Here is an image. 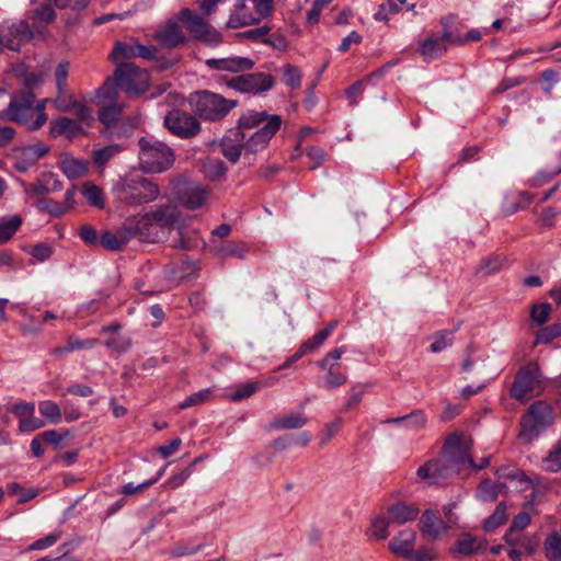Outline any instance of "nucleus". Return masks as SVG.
<instances>
[{"label":"nucleus","instance_id":"1","mask_svg":"<svg viewBox=\"0 0 561 561\" xmlns=\"http://www.w3.org/2000/svg\"><path fill=\"white\" fill-rule=\"evenodd\" d=\"M115 201L126 207H139L158 199L159 185L140 174H126L119 178L112 187Z\"/></svg>","mask_w":561,"mask_h":561},{"label":"nucleus","instance_id":"2","mask_svg":"<svg viewBox=\"0 0 561 561\" xmlns=\"http://www.w3.org/2000/svg\"><path fill=\"white\" fill-rule=\"evenodd\" d=\"M150 79L146 70L133 62L119 64L113 78H108L101 87V94L110 100L117 99V89L123 90L128 96H139L149 88Z\"/></svg>","mask_w":561,"mask_h":561},{"label":"nucleus","instance_id":"3","mask_svg":"<svg viewBox=\"0 0 561 561\" xmlns=\"http://www.w3.org/2000/svg\"><path fill=\"white\" fill-rule=\"evenodd\" d=\"M148 213L162 241L168 239L171 231L176 230L179 239L175 241L174 247L185 251L193 249L192 242L185 237L187 217L176 205L170 203L161 204Z\"/></svg>","mask_w":561,"mask_h":561},{"label":"nucleus","instance_id":"4","mask_svg":"<svg viewBox=\"0 0 561 561\" xmlns=\"http://www.w3.org/2000/svg\"><path fill=\"white\" fill-rule=\"evenodd\" d=\"M45 102L35 104V96L31 91H23L21 94L12 98L5 112H0V118H8L19 124L25 125L28 129L41 128L47 121L45 113Z\"/></svg>","mask_w":561,"mask_h":561},{"label":"nucleus","instance_id":"5","mask_svg":"<svg viewBox=\"0 0 561 561\" xmlns=\"http://www.w3.org/2000/svg\"><path fill=\"white\" fill-rule=\"evenodd\" d=\"M274 11V0H236L226 23L228 28H240L259 24Z\"/></svg>","mask_w":561,"mask_h":561},{"label":"nucleus","instance_id":"6","mask_svg":"<svg viewBox=\"0 0 561 561\" xmlns=\"http://www.w3.org/2000/svg\"><path fill=\"white\" fill-rule=\"evenodd\" d=\"M471 444L469 437L460 434H451L447 438L440 456L456 474L466 468L481 469L489 465V458H485L479 466L474 465L470 455Z\"/></svg>","mask_w":561,"mask_h":561},{"label":"nucleus","instance_id":"7","mask_svg":"<svg viewBox=\"0 0 561 561\" xmlns=\"http://www.w3.org/2000/svg\"><path fill=\"white\" fill-rule=\"evenodd\" d=\"M139 161L142 170L160 173L173 164L174 153L164 142L144 137L139 140Z\"/></svg>","mask_w":561,"mask_h":561},{"label":"nucleus","instance_id":"8","mask_svg":"<svg viewBox=\"0 0 561 561\" xmlns=\"http://www.w3.org/2000/svg\"><path fill=\"white\" fill-rule=\"evenodd\" d=\"M190 102L194 112L207 121L221 119L237 105L236 101L227 100L209 91L195 93Z\"/></svg>","mask_w":561,"mask_h":561},{"label":"nucleus","instance_id":"9","mask_svg":"<svg viewBox=\"0 0 561 561\" xmlns=\"http://www.w3.org/2000/svg\"><path fill=\"white\" fill-rule=\"evenodd\" d=\"M551 422L550 407L541 401L535 402L522 417L519 439L525 444L533 442Z\"/></svg>","mask_w":561,"mask_h":561},{"label":"nucleus","instance_id":"10","mask_svg":"<svg viewBox=\"0 0 561 561\" xmlns=\"http://www.w3.org/2000/svg\"><path fill=\"white\" fill-rule=\"evenodd\" d=\"M542 391L541 373L538 364L529 363L519 368L511 388V396L516 400H528Z\"/></svg>","mask_w":561,"mask_h":561},{"label":"nucleus","instance_id":"11","mask_svg":"<svg viewBox=\"0 0 561 561\" xmlns=\"http://www.w3.org/2000/svg\"><path fill=\"white\" fill-rule=\"evenodd\" d=\"M219 82L240 93L257 94L271 90L275 84V79L268 73L255 72L233 78L221 76Z\"/></svg>","mask_w":561,"mask_h":561},{"label":"nucleus","instance_id":"12","mask_svg":"<svg viewBox=\"0 0 561 561\" xmlns=\"http://www.w3.org/2000/svg\"><path fill=\"white\" fill-rule=\"evenodd\" d=\"M175 199L187 209L202 208L209 198L208 190L198 182L178 179L172 183Z\"/></svg>","mask_w":561,"mask_h":561},{"label":"nucleus","instance_id":"13","mask_svg":"<svg viewBox=\"0 0 561 561\" xmlns=\"http://www.w3.org/2000/svg\"><path fill=\"white\" fill-rule=\"evenodd\" d=\"M180 19L186 25L193 36L205 42L209 46H218L222 42L221 34L202 16L194 14L190 9L180 12Z\"/></svg>","mask_w":561,"mask_h":561},{"label":"nucleus","instance_id":"14","mask_svg":"<svg viewBox=\"0 0 561 561\" xmlns=\"http://www.w3.org/2000/svg\"><path fill=\"white\" fill-rule=\"evenodd\" d=\"M164 126L172 135L182 139L193 138L201 131L197 118L180 110H172L165 115Z\"/></svg>","mask_w":561,"mask_h":561},{"label":"nucleus","instance_id":"15","mask_svg":"<svg viewBox=\"0 0 561 561\" xmlns=\"http://www.w3.org/2000/svg\"><path fill=\"white\" fill-rule=\"evenodd\" d=\"M282 125V118L278 115H271L267 122L255 133L244 139V151L255 153L263 150L268 145L273 136L278 131Z\"/></svg>","mask_w":561,"mask_h":561},{"label":"nucleus","instance_id":"16","mask_svg":"<svg viewBox=\"0 0 561 561\" xmlns=\"http://www.w3.org/2000/svg\"><path fill=\"white\" fill-rule=\"evenodd\" d=\"M125 221L127 224L126 229H129L133 239L137 238L141 242L149 243L162 241L148 211L129 216Z\"/></svg>","mask_w":561,"mask_h":561},{"label":"nucleus","instance_id":"17","mask_svg":"<svg viewBox=\"0 0 561 561\" xmlns=\"http://www.w3.org/2000/svg\"><path fill=\"white\" fill-rule=\"evenodd\" d=\"M48 151L49 148L44 142L16 147L12 150L13 165L18 171L25 172Z\"/></svg>","mask_w":561,"mask_h":561},{"label":"nucleus","instance_id":"18","mask_svg":"<svg viewBox=\"0 0 561 561\" xmlns=\"http://www.w3.org/2000/svg\"><path fill=\"white\" fill-rule=\"evenodd\" d=\"M456 474L444 458L428 460L416 471V476L428 485H438L446 482L451 476Z\"/></svg>","mask_w":561,"mask_h":561},{"label":"nucleus","instance_id":"19","mask_svg":"<svg viewBox=\"0 0 561 561\" xmlns=\"http://www.w3.org/2000/svg\"><path fill=\"white\" fill-rule=\"evenodd\" d=\"M205 65L211 70L240 73L251 70L254 61L248 57L228 56L206 59Z\"/></svg>","mask_w":561,"mask_h":561},{"label":"nucleus","instance_id":"20","mask_svg":"<svg viewBox=\"0 0 561 561\" xmlns=\"http://www.w3.org/2000/svg\"><path fill=\"white\" fill-rule=\"evenodd\" d=\"M449 527L433 510L424 511L419 522L421 535L432 541L438 540L448 531Z\"/></svg>","mask_w":561,"mask_h":561},{"label":"nucleus","instance_id":"21","mask_svg":"<svg viewBox=\"0 0 561 561\" xmlns=\"http://www.w3.org/2000/svg\"><path fill=\"white\" fill-rule=\"evenodd\" d=\"M62 188V183L51 172L43 173L38 180L25 186V193L28 197H45L46 195L59 192Z\"/></svg>","mask_w":561,"mask_h":561},{"label":"nucleus","instance_id":"22","mask_svg":"<svg viewBox=\"0 0 561 561\" xmlns=\"http://www.w3.org/2000/svg\"><path fill=\"white\" fill-rule=\"evenodd\" d=\"M54 106L60 112L72 113L78 119L85 122L91 117L90 111L84 104L77 101L65 89L58 90V95L53 101Z\"/></svg>","mask_w":561,"mask_h":561},{"label":"nucleus","instance_id":"23","mask_svg":"<svg viewBox=\"0 0 561 561\" xmlns=\"http://www.w3.org/2000/svg\"><path fill=\"white\" fill-rule=\"evenodd\" d=\"M445 42H455L451 38L450 32L445 31L442 36L432 34L420 44L422 56L426 59H435L443 56L447 50Z\"/></svg>","mask_w":561,"mask_h":561},{"label":"nucleus","instance_id":"24","mask_svg":"<svg viewBox=\"0 0 561 561\" xmlns=\"http://www.w3.org/2000/svg\"><path fill=\"white\" fill-rule=\"evenodd\" d=\"M416 533L412 529L400 530L388 543L389 550L396 556L408 560L410 553L414 550Z\"/></svg>","mask_w":561,"mask_h":561},{"label":"nucleus","instance_id":"25","mask_svg":"<svg viewBox=\"0 0 561 561\" xmlns=\"http://www.w3.org/2000/svg\"><path fill=\"white\" fill-rule=\"evenodd\" d=\"M245 133L233 130L220 141L221 152L231 163H236L244 150Z\"/></svg>","mask_w":561,"mask_h":561},{"label":"nucleus","instance_id":"26","mask_svg":"<svg viewBox=\"0 0 561 561\" xmlns=\"http://www.w3.org/2000/svg\"><path fill=\"white\" fill-rule=\"evenodd\" d=\"M387 513L392 524L403 525L415 520L420 514V508L416 504L399 502L389 506Z\"/></svg>","mask_w":561,"mask_h":561},{"label":"nucleus","instance_id":"27","mask_svg":"<svg viewBox=\"0 0 561 561\" xmlns=\"http://www.w3.org/2000/svg\"><path fill=\"white\" fill-rule=\"evenodd\" d=\"M126 228L127 224L124 221L115 232L105 231L100 238L101 245L110 251L122 250L133 239L129 229Z\"/></svg>","mask_w":561,"mask_h":561},{"label":"nucleus","instance_id":"28","mask_svg":"<svg viewBox=\"0 0 561 561\" xmlns=\"http://www.w3.org/2000/svg\"><path fill=\"white\" fill-rule=\"evenodd\" d=\"M156 39L165 47H175L186 38L181 26L176 22L169 21L156 33Z\"/></svg>","mask_w":561,"mask_h":561},{"label":"nucleus","instance_id":"29","mask_svg":"<svg viewBox=\"0 0 561 561\" xmlns=\"http://www.w3.org/2000/svg\"><path fill=\"white\" fill-rule=\"evenodd\" d=\"M98 96L102 103L99 118L103 124L110 126L118 119L123 107L115 102L116 99L110 100L106 95H102L101 89L99 90Z\"/></svg>","mask_w":561,"mask_h":561},{"label":"nucleus","instance_id":"30","mask_svg":"<svg viewBox=\"0 0 561 561\" xmlns=\"http://www.w3.org/2000/svg\"><path fill=\"white\" fill-rule=\"evenodd\" d=\"M308 419L301 413H288L278 417H275L271 422V427L277 431L285 430H298L306 425Z\"/></svg>","mask_w":561,"mask_h":561},{"label":"nucleus","instance_id":"31","mask_svg":"<svg viewBox=\"0 0 561 561\" xmlns=\"http://www.w3.org/2000/svg\"><path fill=\"white\" fill-rule=\"evenodd\" d=\"M81 133V127L71 118L60 117L51 122L50 134L53 137L65 135L75 138Z\"/></svg>","mask_w":561,"mask_h":561},{"label":"nucleus","instance_id":"32","mask_svg":"<svg viewBox=\"0 0 561 561\" xmlns=\"http://www.w3.org/2000/svg\"><path fill=\"white\" fill-rule=\"evenodd\" d=\"M543 551L548 561H561V531H552L545 538Z\"/></svg>","mask_w":561,"mask_h":561},{"label":"nucleus","instance_id":"33","mask_svg":"<svg viewBox=\"0 0 561 561\" xmlns=\"http://www.w3.org/2000/svg\"><path fill=\"white\" fill-rule=\"evenodd\" d=\"M270 116L265 112H248L242 115L238 122V126L234 130L243 131L259 127L261 124H265Z\"/></svg>","mask_w":561,"mask_h":561},{"label":"nucleus","instance_id":"34","mask_svg":"<svg viewBox=\"0 0 561 561\" xmlns=\"http://www.w3.org/2000/svg\"><path fill=\"white\" fill-rule=\"evenodd\" d=\"M82 194L88 203L99 209L105 207L104 194L101 187L92 182H85L82 185Z\"/></svg>","mask_w":561,"mask_h":561},{"label":"nucleus","instance_id":"35","mask_svg":"<svg viewBox=\"0 0 561 561\" xmlns=\"http://www.w3.org/2000/svg\"><path fill=\"white\" fill-rule=\"evenodd\" d=\"M136 58V44H128L126 42H117L110 55L113 62L124 64L123 60Z\"/></svg>","mask_w":561,"mask_h":561},{"label":"nucleus","instance_id":"36","mask_svg":"<svg viewBox=\"0 0 561 561\" xmlns=\"http://www.w3.org/2000/svg\"><path fill=\"white\" fill-rule=\"evenodd\" d=\"M387 423H402L409 428H421L426 424V416L422 410H414L408 415L389 419Z\"/></svg>","mask_w":561,"mask_h":561},{"label":"nucleus","instance_id":"37","mask_svg":"<svg viewBox=\"0 0 561 561\" xmlns=\"http://www.w3.org/2000/svg\"><path fill=\"white\" fill-rule=\"evenodd\" d=\"M392 524L389 517L377 516L371 519L367 536L374 540H383L389 536L388 527Z\"/></svg>","mask_w":561,"mask_h":561},{"label":"nucleus","instance_id":"38","mask_svg":"<svg viewBox=\"0 0 561 561\" xmlns=\"http://www.w3.org/2000/svg\"><path fill=\"white\" fill-rule=\"evenodd\" d=\"M96 344H98V340H95V339L81 340V339H79L77 336H70L67 340L66 344L64 346H61V347L55 348L54 353L62 355L65 353H70V352H73V351H77V350L92 348Z\"/></svg>","mask_w":561,"mask_h":561},{"label":"nucleus","instance_id":"39","mask_svg":"<svg viewBox=\"0 0 561 561\" xmlns=\"http://www.w3.org/2000/svg\"><path fill=\"white\" fill-rule=\"evenodd\" d=\"M337 324V321H331L328 327L318 333H316L311 339L305 341L302 343V346L306 348L308 353H312L317 351L324 342L325 340L331 335L333 330L335 329Z\"/></svg>","mask_w":561,"mask_h":561},{"label":"nucleus","instance_id":"40","mask_svg":"<svg viewBox=\"0 0 561 561\" xmlns=\"http://www.w3.org/2000/svg\"><path fill=\"white\" fill-rule=\"evenodd\" d=\"M541 467L549 472L561 470V438L553 445L548 455L542 458Z\"/></svg>","mask_w":561,"mask_h":561},{"label":"nucleus","instance_id":"41","mask_svg":"<svg viewBox=\"0 0 561 561\" xmlns=\"http://www.w3.org/2000/svg\"><path fill=\"white\" fill-rule=\"evenodd\" d=\"M41 415L50 424H58L61 421V409L51 400H44L38 403Z\"/></svg>","mask_w":561,"mask_h":561},{"label":"nucleus","instance_id":"42","mask_svg":"<svg viewBox=\"0 0 561 561\" xmlns=\"http://www.w3.org/2000/svg\"><path fill=\"white\" fill-rule=\"evenodd\" d=\"M22 224L19 215H13L0 220V243L10 240Z\"/></svg>","mask_w":561,"mask_h":561},{"label":"nucleus","instance_id":"43","mask_svg":"<svg viewBox=\"0 0 561 561\" xmlns=\"http://www.w3.org/2000/svg\"><path fill=\"white\" fill-rule=\"evenodd\" d=\"M248 250L243 244H239L232 241L221 243L214 249V253L220 257L236 256L243 259Z\"/></svg>","mask_w":561,"mask_h":561},{"label":"nucleus","instance_id":"44","mask_svg":"<svg viewBox=\"0 0 561 561\" xmlns=\"http://www.w3.org/2000/svg\"><path fill=\"white\" fill-rule=\"evenodd\" d=\"M35 206L41 213L49 214L55 217L62 216L67 213V206L61 205V202H56L46 197L37 198Z\"/></svg>","mask_w":561,"mask_h":561},{"label":"nucleus","instance_id":"45","mask_svg":"<svg viewBox=\"0 0 561 561\" xmlns=\"http://www.w3.org/2000/svg\"><path fill=\"white\" fill-rule=\"evenodd\" d=\"M61 170L69 179H77L87 172V163L73 158H67L61 162Z\"/></svg>","mask_w":561,"mask_h":561},{"label":"nucleus","instance_id":"46","mask_svg":"<svg viewBox=\"0 0 561 561\" xmlns=\"http://www.w3.org/2000/svg\"><path fill=\"white\" fill-rule=\"evenodd\" d=\"M506 505L504 502H501L493 514L488 517L484 522L483 528L486 531H492L497 527L502 526L506 522Z\"/></svg>","mask_w":561,"mask_h":561},{"label":"nucleus","instance_id":"47","mask_svg":"<svg viewBox=\"0 0 561 561\" xmlns=\"http://www.w3.org/2000/svg\"><path fill=\"white\" fill-rule=\"evenodd\" d=\"M204 171L210 180H217L226 173V167L219 159L208 158L204 162Z\"/></svg>","mask_w":561,"mask_h":561},{"label":"nucleus","instance_id":"48","mask_svg":"<svg viewBox=\"0 0 561 561\" xmlns=\"http://www.w3.org/2000/svg\"><path fill=\"white\" fill-rule=\"evenodd\" d=\"M104 345L112 351L123 353V352H126L130 347L131 340H130V337H128L126 335L116 333L113 336L108 337L104 342Z\"/></svg>","mask_w":561,"mask_h":561},{"label":"nucleus","instance_id":"49","mask_svg":"<svg viewBox=\"0 0 561 561\" xmlns=\"http://www.w3.org/2000/svg\"><path fill=\"white\" fill-rule=\"evenodd\" d=\"M501 486L492 483L491 481H482L478 486L477 496L482 501H494Z\"/></svg>","mask_w":561,"mask_h":561},{"label":"nucleus","instance_id":"50","mask_svg":"<svg viewBox=\"0 0 561 561\" xmlns=\"http://www.w3.org/2000/svg\"><path fill=\"white\" fill-rule=\"evenodd\" d=\"M213 391L210 389H203L188 396L183 402L179 404L180 409L202 404L211 398Z\"/></svg>","mask_w":561,"mask_h":561},{"label":"nucleus","instance_id":"51","mask_svg":"<svg viewBox=\"0 0 561 561\" xmlns=\"http://www.w3.org/2000/svg\"><path fill=\"white\" fill-rule=\"evenodd\" d=\"M561 335V323L546 327L537 332L536 344H546Z\"/></svg>","mask_w":561,"mask_h":561},{"label":"nucleus","instance_id":"52","mask_svg":"<svg viewBox=\"0 0 561 561\" xmlns=\"http://www.w3.org/2000/svg\"><path fill=\"white\" fill-rule=\"evenodd\" d=\"M285 83L293 88L298 89L301 85V72L300 70L290 64H287L283 68Z\"/></svg>","mask_w":561,"mask_h":561},{"label":"nucleus","instance_id":"53","mask_svg":"<svg viewBox=\"0 0 561 561\" xmlns=\"http://www.w3.org/2000/svg\"><path fill=\"white\" fill-rule=\"evenodd\" d=\"M479 546L474 537L466 535L462 539L457 541L455 553L460 556H469L478 551Z\"/></svg>","mask_w":561,"mask_h":561},{"label":"nucleus","instance_id":"54","mask_svg":"<svg viewBox=\"0 0 561 561\" xmlns=\"http://www.w3.org/2000/svg\"><path fill=\"white\" fill-rule=\"evenodd\" d=\"M321 369L327 371V377H325V381H324L325 388L334 389V388H339L346 383L347 377L340 371H335L334 367L321 368Z\"/></svg>","mask_w":561,"mask_h":561},{"label":"nucleus","instance_id":"55","mask_svg":"<svg viewBox=\"0 0 561 561\" xmlns=\"http://www.w3.org/2000/svg\"><path fill=\"white\" fill-rule=\"evenodd\" d=\"M503 260L500 256H489L481 261L478 272L484 274H495L501 271Z\"/></svg>","mask_w":561,"mask_h":561},{"label":"nucleus","instance_id":"56","mask_svg":"<svg viewBox=\"0 0 561 561\" xmlns=\"http://www.w3.org/2000/svg\"><path fill=\"white\" fill-rule=\"evenodd\" d=\"M551 313V306L549 304L534 305L530 311V317L534 322L541 325L546 323Z\"/></svg>","mask_w":561,"mask_h":561},{"label":"nucleus","instance_id":"57","mask_svg":"<svg viewBox=\"0 0 561 561\" xmlns=\"http://www.w3.org/2000/svg\"><path fill=\"white\" fill-rule=\"evenodd\" d=\"M119 148L117 146H108L102 149L95 150L93 153V161L99 167H104L117 152Z\"/></svg>","mask_w":561,"mask_h":561},{"label":"nucleus","instance_id":"58","mask_svg":"<svg viewBox=\"0 0 561 561\" xmlns=\"http://www.w3.org/2000/svg\"><path fill=\"white\" fill-rule=\"evenodd\" d=\"M437 558V551L433 547L424 546L417 550H413L408 561H434Z\"/></svg>","mask_w":561,"mask_h":561},{"label":"nucleus","instance_id":"59","mask_svg":"<svg viewBox=\"0 0 561 561\" xmlns=\"http://www.w3.org/2000/svg\"><path fill=\"white\" fill-rule=\"evenodd\" d=\"M156 482L157 479H151L137 485H135L134 483H127L121 488L119 493L126 496H133L142 493L145 490H147L150 485H152Z\"/></svg>","mask_w":561,"mask_h":561},{"label":"nucleus","instance_id":"60","mask_svg":"<svg viewBox=\"0 0 561 561\" xmlns=\"http://www.w3.org/2000/svg\"><path fill=\"white\" fill-rule=\"evenodd\" d=\"M59 538H60L59 533L50 534L44 538L35 540L32 545H30L27 550L28 551L44 550L46 548L54 546L58 541Z\"/></svg>","mask_w":561,"mask_h":561},{"label":"nucleus","instance_id":"61","mask_svg":"<svg viewBox=\"0 0 561 561\" xmlns=\"http://www.w3.org/2000/svg\"><path fill=\"white\" fill-rule=\"evenodd\" d=\"M257 390L256 382H247L242 383L238 387V389L231 394V399L233 401H240L245 398H249Z\"/></svg>","mask_w":561,"mask_h":561},{"label":"nucleus","instance_id":"62","mask_svg":"<svg viewBox=\"0 0 561 561\" xmlns=\"http://www.w3.org/2000/svg\"><path fill=\"white\" fill-rule=\"evenodd\" d=\"M451 343H453L451 333L444 331L435 337L434 342L431 344V351L433 353L442 352L447 346L451 345Z\"/></svg>","mask_w":561,"mask_h":561},{"label":"nucleus","instance_id":"63","mask_svg":"<svg viewBox=\"0 0 561 561\" xmlns=\"http://www.w3.org/2000/svg\"><path fill=\"white\" fill-rule=\"evenodd\" d=\"M45 425L44 421L34 416V414L28 415L22 421L19 422V428L21 432H34L36 430L42 428Z\"/></svg>","mask_w":561,"mask_h":561},{"label":"nucleus","instance_id":"64","mask_svg":"<svg viewBox=\"0 0 561 561\" xmlns=\"http://www.w3.org/2000/svg\"><path fill=\"white\" fill-rule=\"evenodd\" d=\"M306 154L310 161L309 168L311 170H314L318 167H320L322 164V162L324 161V157H325L324 151L319 147L308 148Z\"/></svg>","mask_w":561,"mask_h":561}]
</instances>
